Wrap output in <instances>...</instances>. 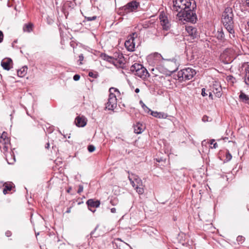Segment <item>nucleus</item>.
<instances>
[{
  "label": "nucleus",
  "mask_w": 249,
  "mask_h": 249,
  "mask_svg": "<svg viewBox=\"0 0 249 249\" xmlns=\"http://www.w3.org/2000/svg\"><path fill=\"white\" fill-rule=\"evenodd\" d=\"M248 25L249 26V21L248 22Z\"/></svg>",
  "instance_id": "60"
},
{
  "label": "nucleus",
  "mask_w": 249,
  "mask_h": 249,
  "mask_svg": "<svg viewBox=\"0 0 249 249\" xmlns=\"http://www.w3.org/2000/svg\"><path fill=\"white\" fill-rule=\"evenodd\" d=\"M209 118L207 116H204L202 117V120L204 122H206L209 121Z\"/></svg>",
  "instance_id": "44"
},
{
  "label": "nucleus",
  "mask_w": 249,
  "mask_h": 249,
  "mask_svg": "<svg viewBox=\"0 0 249 249\" xmlns=\"http://www.w3.org/2000/svg\"><path fill=\"white\" fill-rule=\"evenodd\" d=\"M201 94L203 96H205L207 95V94L205 92V89L204 88L202 89Z\"/></svg>",
  "instance_id": "50"
},
{
  "label": "nucleus",
  "mask_w": 249,
  "mask_h": 249,
  "mask_svg": "<svg viewBox=\"0 0 249 249\" xmlns=\"http://www.w3.org/2000/svg\"><path fill=\"white\" fill-rule=\"evenodd\" d=\"M237 241L238 242H242L244 241V238L242 236H238L237 237Z\"/></svg>",
  "instance_id": "42"
},
{
  "label": "nucleus",
  "mask_w": 249,
  "mask_h": 249,
  "mask_svg": "<svg viewBox=\"0 0 249 249\" xmlns=\"http://www.w3.org/2000/svg\"><path fill=\"white\" fill-rule=\"evenodd\" d=\"M114 249H132L131 247L127 243L123 241L121 239L117 238L115 242Z\"/></svg>",
  "instance_id": "12"
},
{
  "label": "nucleus",
  "mask_w": 249,
  "mask_h": 249,
  "mask_svg": "<svg viewBox=\"0 0 249 249\" xmlns=\"http://www.w3.org/2000/svg\"><path fill=\"white\" fill-rule=\"evenodd\" d=\"M110 203L113 206L116 205L118 203V200L116 199H111Z\"/></svg>",
  "instance_id": "41"
},
{
  "label": "nucleus",
  "mask_w": 249,
  "mask_h": 249,
  "mask_svg": "<svg viewBox=\"0 0 249 249\" xmlns=\"http://www.w3.org/2000/svg\"><path fill=\"white\" fill-rule=\"evenodd\" d=\"M75 123L78 127H84L87 124V119L84 116H77L75 118Z\"/></svg>",
  "instance_id": "16"
},
{
  "label": "nucleus",
  "mask_w": 249,
  "mask_h": 249,
  "mask_svg": "<svg viewBox=\"0 0 249 249\" xmlns=\"http://www.w3.org/2000/svg\"><path fill=\"white\" fill-rule=\"evenodd\" d=\"M137 36L138 35L136 33H133L128 36L124 45L128 51L133 52L135 50L136 41L138 40Z\"/></svg>",
  "instance_id": "8"
},
{
  "label": "nucleus",
  "mask_w": 249,
  "mask_h": 249,
  "mask_svg": "<svg viewBox=\"0 0 249 249\" xmlns=\"http://www.w3.org/2000/svg\"><path fill=\"white\" fill-rule=\"evenodd\" d=\"M33 24L28 23V24H25L24 26V27L23 28V30L24 32L30 33L33 30Z\"/></svg>",
  "instance_id": "28"
},
{
  "label": "nucleus",
  "mask_w": 249,
  "mask_h": 249,
  "mask_svg": "<svg viewBox=\"0 0 249 249\" xmlns=\"http://www.w3.org/2000/svg\"><path fill=\"white\" fill-rule=\"evenodd\" d=\"M147 61L149 66L151 67L149 68L152 71H154V67L156 65V53L149 54L147 57Z\"/></svg>",
  "instance_id": "15"
},
{
  "label": "nucleus",
  "mask_w": 249,
  "mask_h": 249,
  "mask_svg": "<svg viewBox=\"0 0 249 249\" xmlns=\"http://www.w3.org/2000/svg\"><path fill=\"white\" fill-rule=\"evenodd\" d=\"M156 20L154 18H151L144 22V27L145 28H155Z\"/></svg>",
  "instance_id": "21"
},
{
  "label": "nucleus",
  "mask_w": 249,
  "mask_h": 249,
  "mask_svg": "<svg viewBox=\"0 0 249 249\" xmlns=\"http://www.w3.org/2000/svg\"><path fill=\"white\" fill-rule=\"evenodd\" d=\"M101 57L104 60L109 62H114V58L110 56L105 53H102Z\"/></svg>",
  "instance_id": "27"
},
{
  "label": "nucleus",
  "mask_w": 249,
  "mask_h": 249,
  "mask_svg": "<svg viewBox=\"0 0 249 249\" xmlns=\"http://www.w3.org/2000/svg\"><path fill=\"white\" fill-rule=\"evenodd\" d=\"M95 149V147L93 145H89L88 147V150L89 152H93Z\"/></svg>",
  "instance_id": "35"
},
{
  "label": "nucleus",
  "mask_w": 249,
  "mask_h": 249,
  "mask_svg": "<svg viewBox=\"0 0 249 249\" xmlns=\"http://www.w3.org/2000/svg\"><path fill=\"white\" fill-rule=\"evenodd\" d=\"M142 65L135 63L134 64L132 65L130 68V70L133 73L135 74V73L137 72V71L142 68Z\"/></svg>",
  "instance_id": "25"
},
{
  "label": "nucleus",
  "mask_w": 249,
  "mask_h": 249,
  "mask_svg": "<svg viewBox=\"0 0 249 249\" xmlns=\"http://www.w3.org/2000/svg\"><path fill=\"white\" fill-rule=\"evenodd\" d=\"M117 106V99L116 95L112 92L110 93L107 104L106 107L108 110H112Z\"/></svg>",
  "instance_id": "11"
},
{
  "label": "nucleus",
  "mask_w": 249,
  "mask_h": 249,
  "mask_svg": "<svg viewBox=\"0 0 249 249\" xmlns=\"http://www.w3.org/2000/svg\"><path fill=\"white\" fill-rule=\"evenodd\" d=\"M98 226H96V227L95 228V229H94V230H93L90 233V237H96L98 236V235H94V233L95 232V231H96V230H97V229L98 228Z\"/></svg>",
  "instance_id": "38"
},
{
  "label": "nucleus",
  "mask_w": 249,
  "mask_h": 249,
  "mask_svg": "<svg viewBox=\"0 0 249 249\" xmlns=\"http://www.w3.org/2000/svg\"><path fill=\"white\" fill-rule=\"evenodd\" d=\"M167 117V115L163 112H157V117L159 118L165 119Z\"/></svg>",
  "instance_id": "32"
},
{
  "label": "nucleus",
  "mask_w": 249,
  "mask_h": 249,
  "mask_svg": "<svg viewBox=\"0 0 249 249\" xmlns=\"http://www.w3.org/2000/svg\"><path fill=\"white\" fill-rule=\"evenodd\" d=\"M112 91H115V92H119V90L117 89H116L115 88H111L109 89V92H110V93L112 92Z\"/></svg>",
  "instance_id": "46"
},
{
  "label": "nucleus",
  "mask_w": 249,
  "mask_h": 249,
  "mask_svg": "<svg viewBox=\"0 0 249 249\" xmlns=\"http://www.w3.org/2000/svg\"><path fill=\"white\" fill-rule=\"evenodd\" d=\"M159 13L160 25L161 26L162 30L165 31L169 30L170 28L171 24L168 19L167 13L164 11L163 8L159 9Z\"/></svg>",
  "instance_id": "6"
},
{
  "label": "nucleus",
  "mask_w": 249,
  "mask_h": 249,
  "mask_svg": "<svg viewBox=\"0 0 249 249\" xmlns=\"http://www.w3.org/2000/svg\"><path fill=\"white\" fill-rule=\"evenodd\" d=\"M216 36L218 39H223L224 38V34L222 29H220L217 31Z\"/></svg>",
  "instance_id": "30"
},
{
  "label": "nucleus",
  "mask_w": 249,
  "mask_h": 249,
  "mask_svg": "<svg viewBox=\"0 0 249 249\" xmlns=\"http://www.w3.org/2000/svg\"><path fill=\"white\" fill-rule=\"evenodd\" d=\"M159 13L160 25L161 26L162 30L165 31L169 30L170 28L171 24L168 19L167 13L164 11L163 8L159 9Z\"/></svg>",
  "instance_id": "7"
},
{
  "label": "nucleus",
  "mask_w": 249,
  "mask_h": 249,
  "mask_svg": "<svg viewBox=\"0 0 249 249\" xmlns=\"http://www.w3.org/2000/svg\"><path fill=\"white\" fill-rule=\"evenodd\" d=\"M186 30L189 35L195 38L197 36L196 29L192 26H186Z\"/></svg>",
  "instance_id": "20"
},
{
  "label": "nucleus",
  "mask_w": 249,
  "mask_h": 249,
  "mask_svg": "<svg viewBox=\"0 0 249 249\" xmlns=\"http://www.w3.org/2000/svg\"><path fill=\"white\" fill-rule=\"evenodd\" d=\"M196 74L195 70L190 68H185L178 72L177 79L180 82L190 80Z\"/></svg>",
  "instance_id": "4"
},
{
  "label": "nucleus",
  "mask_w": 249,
  "mask_h": 249,
  "mask_svg": "<svg viewBox=\"0 0 249 249\" xmlns=\"http://www.w3.org/2000/svg\"><path fill=\"white\" fill-rule=\"evenodd\" d=\"M89 76L93 77V78H96V74H94L92 72H89Z\"/></svg>",
  "instance_id": "47"
},
{
  "label": "nucleus",
  "mask_w": 249,
  "mask_h": 249,
  "mask_svg": "<svg viewBox=\"0 0 249 249\" xmlns=\"http://www.w3.org/2000/svg\"><path fill=\"white\" fill-rule=\"evenodd\" d=\"M144 128L142 124L137 123L134 127V132L136 134H140L143 131Z\"/></svg>",
  "instance_id": "23"
},
{
  "label": "nucleus",
  "mask_w": 249,
  "mask_h": 249,
  "mask_svg": "<svg viewBox=\"0 0 249 249\" xmlns=\"http://www.w3.org/2000/svg\"><path fill=\"white\" fill-rule=\"evenodd\" d=\"M110 211L112 213H115L116 212V209L115 208H112L110 209Z\"/></svg>",
  "instance_id": "52"
},
{
  "label": "nucleus",
  "mask_w": 249,
  "mask_h": 249,
  "mask_svg": "<svg viewBox=\"0 0 249 249\" xmlns=\"http://www.w3.org/2000/svg\"><path fill=\"white\" fill-rule=\"evenodd\" d=\"M135 75L141 78L144 79L147 77V76L149 75V73L147 70L143 66H142V68L140 69L137 71V72L135 73Z\"/></svg>",
  "instance_id": "17"
},
{
  "label": "nucleus",
  "mask_w": 249,
  "mask_h": 249,
  "mask_svg": "<svg viewBox=\"0 0 249 249\" xmlns=\"http://www.w3.org/2000/svg\"><path fill=\"white\" fill-rule=\"evenodd\" d=\"M80 76L79 74H75L73 76V79L74 81H78L79 80Z\"/></svg>",
  "instance_id": "43"
},
{
  "label": "nucleus",
  "mask_w": 249,
  "mask_h": 249,
  "mask_svg": "<svg viewBox=\"0 0 249 249\" xmlns=\"http://www.w3.org/2000/svg\"><path fill=\"white\" fill-rule=\"evenodd\" d=\"M12 235V232L11 231H7L6 232H5V235L7 236V237H10Z\"/></svg>",
  "instance_id": "48"
},
{
  "label": "nucleus",
  "mask_w": 249,
  "mask_h": 249,
  "mask_svg": "<svg viewBox=\"0 0 249 249\" xmlns=\"http://www.w3.org/2000/svg\"><path fill=\"white\" fill-rule=\"evenodd\" d=\"M196 7L194 0H175L173 1V11L182 12L188 8L195 9Z\"/></svg>",
  "instance_id": "2"
},
{
  "label": "nucleus",
  "mask_w": 249,
  "mask_h": 249,
  "mask_svg": "<svg viewBox=\"0 0 249 249\" xmlns=\"http://www.w3.org/2000/svg\"><path fill=\"white\" fill-rule=\"evenodd\" d=\"M153 230H154L153 228H150L148 230V233L149 234L150 236H152L153 234H154V232L153 231Z\"/></svg>",
  "instance_id": "45"
},
{
  "label": "nucleus",
  "mask_w": 249,
  "mask_h": 249,
  "mask_svg": "<svg viewBox=\"0 0 249 249\" xmlns=\"http://www.w3.org/2000/svg\"><path fill=\"white\" fill-rule=\"evenodd\" d=\"M232 158L231 155L229 151H228L226 154V159L227 161H230Z\"/></svg>",
  "instance_id": "36"
},
{
  "label": "nucleus",
  "mask_w": 249,
  "mask_h": 249,
  "mask_svg": "<svg viewBox=\"0 0 249 249\" xmlns=\"http://www.w3.org/2000/svg\"><path fill=\"white\" fill-rule=\"evenodd\" d=\"M128 178L130 183L135 189L139 194H142L144 191L143 189L140 186L142 182L141 179L136 175H132L131 176H128Z\"/></svg>",
  "instance_id": "9"
},
{
  "label": "nucleus",
  "mask_w": 249,
  "mask_h": 249,
  "mask_svg": "<svg viewBox=\"0 0 249 249\" xmlns=\"http://www.w3.org/2000/svg\"><path fill=\"white\" fill-rule=\"evenodd\" d=\"M160 65L163 67L164 69L168 72H173L178 69L179 66L178 63L177 62L175 59H163L160 62Z\"/></svg>",
  "instance_id": "5"
},
{
  "label": "nucleus",
  "mask_w": 249,
  "mask_h": 249,
  "mask_svg": "<svg viewBox=\"0 0 249 249\" xmlns=\"http://www.w3.org/2000/svg\"><path fill=\"white\" fill-rule=\"evenodd\" d=\"M233 18V14L232 8L231 7L225 8L222 14V22L227 30L231 34H233L234 33Z\"/></svg>",
  "instance_id": "1"
},
{
  "label": "nucleus",
  "mask_w": 249,
  "mask_h": 249,
  "mask_svg": "<svg viewBox=\"0 0 249 249\" xmlns=\"http://www.w3.org/2000/svg\"><path fill=\"white\" fill-rule=\"evenodd\" d=\"M86 203L88 205L89 209L94 212L95 211V210H92V209L99 207L100 204V202L99 200H94L92 199H89L87 201Z\"/></svg>",
  "instance_id": "14"
},
{
  "label": "nucleus",
  "mask_w": 249,
  "mask_h": 249,
  "mask_svg": "<svg viewBox=\"0 0 249 249\" xmlns=\"http://www.w3.org/2000/svg\"><path fill=\"white\" fill-rule=\"evenodd\" d=\"M194 9L188 8L183 11L182 12H179L177 17L179 20L186 21L192 23L195 22L196 20V14L193 11Z\"/></svg>",
  "instance_id": "3"
},
{
  "label": "nucleus",
  "mask_w": 249,
  "mask_h": 249,
  "mask_svg": "<svg viewBox=\"0 0 249 249\" xmlns=\"http://www.w3.org/2000/svg\"><path fill=\"white\" fill-rule=\"evenodd\" d=\"M214 142H215V140H214V139H212L210 140V144H213V146L211 147V148H215H215H217L218 145H217V143H216V142L214 143Z\"/></svg>",
  "instance_id": "34"
},
{
  "label": "nucleus",
  "mask_w": 249,
  "mask_h": 249,
  "mask_svg": "<svg viewBox=\"0 0 249 249\" xmlns=\"http://www.w3.org/2000/svg\"><path fill=\"white\" fill-rule=\"evenodd\" d=\"M156 56H157V59L158 58H160L161 57V54L160 53H157Z\"/></svg>",
  "instance_id": "54"
},
{
  "label": "nucleus",
  "mask_w": 249,
  "mask_h": 249,
  "mask_svg": "<svg viewBox=\"0 0 249 249\" xmlns=\"http://www.w3.org/2000/svg\"><path fill=\"white\" fill-rule=\"evenodd\" d=\"M211 90L216 97L219 98L221 96L222 88L220 85L218 83L215 82L214 83H213L211 87Z\"/></svg>",
  "instance_id": "13"
},
{
  "label": "nucleus",
  "mask_w": 249,
  "mask_h": 249,
  "mask_svg": "<svg viewBox=\"0 0 249 249\" xmlns=\"http://www.w3.org/2000/svg\"><path fill=\"white\" fill-rule=\"evenodd\" d=\"M245 71V82L247 85L249 86V67L246 68Z\"/></svg>",
  "instance_id": "29"
},
{
  "label": "nucleus",
  "mask_w": 249,
  "mask_h": 249,
  "mask_svg": "<svg viewBox=\"0 0 249 249\" xmlns=\"http://www.w3.org/2000/svg\"><path fill=\"white\" fill-rule=\"evenodd\" d=\"M27 69V67L25 66L22 67L20 69L18 70L17 71L18 75L20 77H23L26 74Z\"/></svg>",
  "instance_id": "26"
},
{
  "label": "nucleus",
  "mask_w": 249,
  "mask_h": 249,
  "mask_svg": "<svg viewBox=\"0 0 249 249\" xmlns=\"http://www.w3.org/2000/svg\"><path fill=\"white\" fill-rule=\"evenodd\" d=\"M13 184L12 182H6L3 183L4 189L3 190V193L4 195L7 193L8 191H10L12 190Z\"/></svg>",
  "instance_id": "24"
},
{
  "label": "nucleus",
  "mask_w": 249,
  "mask_h": 249,
  "mask_svg": "<svg viewBox=\"0 0 249 249\" xmlns=\"http://www.w3.org/2000/svg\"><path fill=\"white\" fill-rule=\"evenodd\" d=\"M140 104L141 105L142 108H143L146 106V105L142 100L140 101Z\"/></svg>",
  "instance_id": "51"
},
{
  "label": "nucleus",
  "mask_w": 249,
  "mask_h": 249,
  "mask_svg": "<svg viewBox=\"0 0 249 249\" xmlns=\"http://www.w3.org/2000/svg\"><path fill=\"white\" fill-rule=\"evenodd\" d=\"M70 209H69V210H68L67 211V213H70Z\"/></svg>",
  "instance_id": "59"
},
{
  "label": "nucleus",
  "mask_w": 249,
  "mask_h": 249,
  "mask_svg": "<svg viewBox=\"0 0 249 249\" xmlns=\"http://www.w3.org/2000/svg\"><path fill=\"white\" fill-rule=\"evenodd\" d=\"M145 113L150 114L154 117H156V112L152 111L149 108L146 106L143 108Z\"/></svg>",
  "instance_id": "31"
},
{
  "label": "nucleus",
  "mask_w": 249,
  "mask_h": 249,
  "mask_svg": "<svg viewBox=\"0 0 249 249\" xmlns=\"http://www.w3.org/2000/svg\"><path fill=\"white\" fill-rule=\"evenodd\" d=\"M5 157L6 160L8 164H12L15 162V157L14 155V153L12 151H10V152H8L5 154Z\"/></svg>",
  "instance_id": "19"
},
{
  "label": "nucleus",
  "mask_w": 249,
  "mask_h": 249,
  "mask_svg": "<svg viewBox=\"0 0 249 249\" xmlns=\"http://www.w3.org/2000/svg\"><path fill=\"white\" fill-rule=\"evenodd\" d=\"M12 63V60L11 58L4 59L1 62V66L3 69L8 71L10 69V64Z\"/></svg>",
  "instance_id": "18"
},
{
  "label": "nucleus",
  "mask_w": 249,
  "mask_h": 249,
  "mask_svg": "<svg viewBox=\"0 0 249 249\" xmlns=\"http://www.w3.org/2000/svg\"><path fill=\"white\" fill-rule=\"evenodd\" d=\"M139 6V3L138 2L135 0H132L124 6L122 10L124 13L127 14L136 10Z\"/></svg>",
  "instance_id": "10"
},
{
  "label": "nucleus",
  "mask_w": 249,
  "mask_h": 249,
  "mask_svg": "<svg viewBox=\"0 0 249 249\" xmlns=\"http://www.w3.org/2000/svg\"><path fill=\"white\" fill-rule=\"evenodd\" d=\"M239 97L241 101L249 105V97L248 95L241 91Z\"/></svg>",
  "instance_id": "22"
},
{
  "label": "nucleus",
  "mask_w": 249,
  "mask_h": 249,
  "mask_svg": "<svg viewBox=\"0 0 249 249\" xmlns=\"http://www.w3.org/2000/svg\"><path fill=\"white\" fill-rule=\"evenodd\" d=\"M231 52V49H227L223 52V53L221 54V56L222 57H225V56L227 55V53H230Z\"/></svg>",
  "instance_id": "37"
},
{
  "label": "nucleus",
  "mask_w": 249,
  "mask_h": 249,
  "mask_svg": "<svg viewBox=\"0 0 249 249\" xmlns=\"http://www.w3.org/2000/svg\"><path fill=\"white\" fill-rule=\"evenodd\" d=\"M97 17L96 16H94L92 17H85V20L86 21H92L94 20L97 18Z\"/></svg>",
  "instance_id": "33"
},
{
  "label": "nucleus",
  "mask_w": 249,
  "mask_h": 249,
  "mask_svg": "<svg viewBox=\"0 0 249 249\" xmlns=\"http://www.w3.org/2000/svg\"><path fill=\"white\" fill-rule=\"evenodd\" d=\"M3 34L2 32L0 31V43H1L3 41Z\"/></svg>",
  "instance_id": "49"
},
{
  "label": "nucleus",
  "mask_w": 249,
  "mask_h": 249,
  "mask_svg": "<svg viewBox=\"0 0 249 249\" xmlns=\"http://www.w3.org/2000/svg\"><path fill=\"white\" fill-rule=\"evenodd\" d=\"M71 189H72L71 187H69L68 189L67 190V192L68 193H70L71 191Z\"/></svg>",
  "instance_id": "56"
},
{
  "label": "nucleus",
  "mask_w": 249,
  "mask_h": 249,
  "mask_svg": "<svg viewBox=\"0 0 249 249\" xmlns=\"http://www.w3.org/2000/svg\"><path fill=\"white\" fill-rule=\"evenodd\" d=\"M50 147V143L49 142H47L45 145V148L47 149H49Z\"/></svg>",
  "instance_id": "55"
},
{
  "label": "nucleus",
  "mask_w": 249,
  "mask_h": 249,
  "mask_svg": "<svg viewBox=\"0 0 249 249\" xmlns=\"http://www.w3.org/2000/svg\"><path fill=\"white\" fill-rule=\"evenodd\" d=\"M83 191V186L82 185H79L78 186V189L77 191V193L80 194Z\"/></svg>",
  "instance_id": "40"
},
{
  "label": "nucleus",
  "mask_w": 249,
  "mask_h": 249,
  "mask_svg": "<svg viewBox=\"0 0 249 249\" xmlns=\"http://www.w3.org/2000/svg\"><path fill=\"white\" fill-rule=\"evenodd\" d=\"M84 60V56L83 54H80L79 55V60L78 61H79V65L82 64V61Z\"/></svg>",
  "instance_id": "39"
},
{
  "label": "nucleus",
  "mask_w": 249,
  "mask_h": 249,
  "mask_svg": "<svg viewBox=\"0 0 249 249\" xmlns=\"http://www.w3.org/2000/svg\"><path fill=\"white\" fill-rule=\"evenodd\" d=\"M209 96L212 100H213V95L211 92H209Z\"/></svg>",
  "instance_id": "53"
},
{
  "label": "nucleus",
  "mask_w": 249,
  "mask_h": 249,
  "mask_svg": "<svg viewBox=\"0 0 249 249\" xmlns=\"http://www.w3.org/2000/svg\"><path fill=\"white\" fill-rule=\"evenodd\" d=\"M246 5L249 7V0H246Z\"/></svg>",
  "instance_id": "57"
},
{
  "label": "nucleus",
  "mask_w": 249,
  "mask_h": 249,
  "mask_svg": "<svg viewBox=\"0 0 249 249\" xmlns=\"http://www.w3.org/2000/svg\"><path fill=\"white\" fill-rule=\"evenodd\" d=\"M135 92L136 93H139L140 92V89L139 88H136L135 90Z\"/></svg>",
  "instance_id": "58"
}]
</instances>
